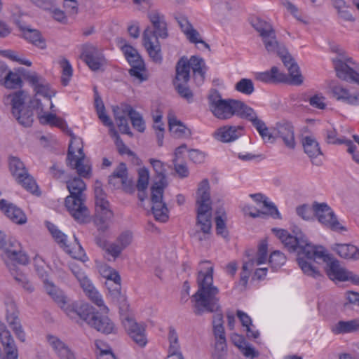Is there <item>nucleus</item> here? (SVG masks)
Instances as JSON below:
<instances>
[{
    "instance_id": "1",
    "label": "nucleus",
    "mask_w": 359,
    "mask_h": 359,
    "mask_svg": "<svg viewBox=\"0 0 359 359\" xmlns=\"http://www.w3.org/2000/svg\"><path fill=\"white\" fill-rule=\"evenodd\" d=\"M272 231L289 251H297V262L303 273L309 276L318 278L320 272L313 265V262L322 261L326 263L325 272L331 280L346 281L348 271L341 267L339 261L332 258L322 246L310 243L297 226L292 230L293 235L282 229H273Z\"/></svg>"
},
{
    "instance_id": "2",
    "label": "nucleus",
    "mask_w": 359,
    "mask_h": 359,
    "mask_svg": "<svg viewBox=\"0 0 359 359\" xmlns=\"http://www.w3.org/2000/svg\"><path fill=\"white\" fill-rule=\"evenodd\" d=\"M198 273V290L191 297L196 315L217 311L220 306L218 297L219 289L213 285V266L208 261L200 263Z\"/></svg>"
},
{
    "instance_id": "3",
    "label": "nucleus",
    "mask_w": 359,
    "mask_h": 359,
    "mask_svg": "<svg viewBox=\"0 0 359 359\" xmlns=\"http://www.w3.org/2000/svg\"><path fill=\"white\" fill-rule=\"evenodd\" d=\"M151 25L148 26L143 33V45L149 57L156 63H161L163 57L158 39H166L168 36V25L165 15L157 10L148 13Z\"/></svg>"
},
{
    "instance_id": "4",
    "label": "nucleus",
    "mask_w": 359,
    "mask_h": 359,
    "mask_svg": "<svg viewBox=\"0 0 359 359\" xmlns=\"http://www.w3.org/2000/svg\"><path fill=\"white\" fill-rule=\"evenodd\" d=\"M208 100L210 111L220 120L229 119L234 115L246 119L252 109L241 100L223 99L216 90L209 95Z\"/></svg>"
},
{
    "instance_id": "5",
    "label": "nucleus",
    "mask_w": 359,
    "mask_h": 359,
    "mask_svg": "<svg viewBox=\"0 0 359 359\" xmlns=\"http://www.w3.org/2000/svg\"><path fill=\"white\" fill-rule=\"evenodd\" d=\"M149 161L158 177L151 187L152 213L157 221L165 222L168 219V209L163 201V190L167 186L165 165L159 160L151 158Z\"/></svg>"
},
{
    "instance_id": "6",
    "label": "nucleus",
    "mask_w": 359,
    "mask_h": 359,
    "mask_svg": "<svg viewBox=\"0 0 359 359\" xmlns=\"http://www.w3.org/2000/svg\"><path fill=\"white\" fill-rule=\"evenodd\" d=\"M9 168L18 183L25 189L33 194L39 195L40 193L36 181L28 173L23 162L20 158L11 157L9 158Z\"/></svg>"
},
{
    "instance_id": "7",
    "label": "nucleus",
    "mask_w": 359,
    "mask_h": 359,
    "mask_svg": "<svg viewBox=\"0 0 359 359\" xmlns=\"http://www.w3.org/2000/svg\"><path fill=\"white\" fill-rule=\"evenodd\" d=\"M333 63L338 78L359 85L358 64L344 56L333 59Z\"/></svg>"
},
{
    "instance_id": "8",
    "label": "nucleus",
    "mask_w": 359,
    "mask_h": 359,
    "mask_svg": "<svg viewBox=\"0 0 359 359\" xmlns=\"http://www.w3.org/2000/svg\"><path fill=\"white\" fill-rule=\"evenodd\" d=\"M0 249L6 257L18 264L25 265L29 259L27 255L21 251L20 243L13 238H6L5 233L0 231Z\"/></svg>"
},
{
    "instance_id": "9",
    "label": "nucleus",
    "mask_w": 359,
    "mask_h": 359,
    "mask_svg": "<svg viewBox=\"0 0 359 359\" xmlns=\"http://www.w3.org/2000/svg\"><path fill=\"white\" fill-rule=\"evenodd\" d=\"M267 253L268 245L265 241H263L259 245L257 257H249L248 260L243 262L242 271L240 273V283L244 287L247 285L251 271L255 266L261 265L266 262Z\"/></svg>"
},
{
    "instance_id": "10",
    "label": "nucleus",
    "mask_w": 359,
    "mask_h": 359,
    "mask_svg": "<svg viewBox=\"0 0 359 359\" xmlns=\"http://www.w3.org/2000/svg\"><path fill=\"white\" fill-rule=\"evenodd\" d=\"M313 209L318 221L332 231H343L345 228L338 222L331 208L325 203H314Z\"/></svg>"
},
{
    "instance_id": "11",
    "label": "nucleus",
    "mask_w": 359,
    "mask_h": 359,
    "mask_svg": "<svg viewBox=\"0 0 359 359\" xmlns=\"http://www.w3.org/2000/svg\"><path fill=\"white\" fill-rule=\"evenodd\" d=\"M123 325L130 337L140 346H144L147 343L145 327L142 324L137 323L135 319L127 313H121Z\"/></svg>"
},
{
    "instance_id": "12",
    "label": "nucleus",
    "mask_w": 359,
    "mask_h": 359,
    "mask_svg": "<svg viewBox=\"0 0 359 359\" xmlns=\"http://www.w3.org/2000/svg\"><path fill=\"white\" fill-rule=\"evenodd\" d=\"M85 197L68 196L65 198V206L75 220L80 223L86 222L90 215L86 206Z\"/></svg>"
},
{
    "instance_id": "13",
    "label": "nucleus",
    "mask_w": 359,
    "mask_h": 359,
    "mask_svg": "<svg viewBox=\"0 0 359 359\" xmlns=\"http://www.w3.org/2000/svg\"><path fill=\"white\" fill-rule=\"evenodd\" d=\"M81 57L93 71L100 69L106 63L101 50L92 44H86L83 46Z\"/></svg>"
},
{
    "instance_id": "14",
    "label": "nucleus",
    "mask_w": 359,
    "mask_h": 359,
    "mask_svg": "<svg viewBox=\"0 0 359 359\" xmlns=\"http://www.w3.org/2000/svg\"><path fill=\"white\" fill-rule=\"evenodd\" d=\"M273 132L275 137L281 139L286 147L290 149L295 148L294 130L291 122L286 120L277 122Z\"/></svg>"
},
{
    "instance_id": "15",
    "label": "nucleus",
    "mask_w": 359,
    "mask_h": 359,
    "mask_svg": "<svg viewBox=\"0 0 359 359\" xmlns=\"http://www.w3.org/2000/svg\"><path fill=\"white\" fill-rule=\"evenodd\" d=\"M332 97L338 102L351 106H359V92L353 88L335 85L331 88Z\"/></svg>"
},
{
    "instance_id": "16",
    "label": "nucleus",
    "mask_w": 359,
    "mask_h": 359,
    "mask_svg": "<svg viewBox=\"0 0 359 359\" xmlns=\"http://www.w3.org/2000/svg\"><path fill=\"white\" fill-rule=\"evenodd\" d=\"M24 79L34 88L36 95H40L50 100L54 96L55 92L50 88L49 84L46 81L37 73L27 72L24 74Z\"/></svg>"
},
{
    "instance_id": "17",
    "label": "nucleus",
    "mask_w": 359,
    "mask_h": 359,
    "mask_svg": "<svg viewBox=\"0 0 359 359\" xmlns=\"http://www.w3.org/2000/svg\"><path fill=\"white\" fill-rule=\"evenodd\" d=\"M67 314L70 317L77 315L81 320L85 321L88 325L95 318L97 312L94 311V309L86 303H72L67 305L64 309Z\"/></svg>"
},
{
    "instance_id": "18",
    "label": "nucleus",
    "mask_w": 359,
    "mask_h": 359,
    "mask_svg": "<svg viewBox=\"0 0 359 359\" xmlns=\"http://www.w3.org/2000/svg\"><path fill=\"white\" fill-rule=\"evenodd\" d=\"M302 142L304 151L310 158L311 163L317 166L321 165L323 162L318 157L323 155V153L316 138L308 135L304 137Z\"/></svg>"
},
{
    "instance_id": "19",
    "label": "nucleus",
    "mask_w": 359,
    "mask_h": 359,
    "mask_svg": "<svg viewBox=\"0 0 359 359\" xmlns=\"http://www.w3.org/2000/svg\"><path fill=\"white\" fill-rule=\"evenodd\" d=\"M15 23L22 32L25 40L40 49L46 48V40L39 30L25 26L20 20H15Z\"/></svg>"
},
{
    "instance_id": "20",
    "label": "nucleus",
    "mask_w": 359,
    "mask_h": 359,
    "mask_svg": "<svg viewBox=\"0 0 359 359\" xmlns=\"http://www.w3.org/2000/svg\"><path fill=\"white\" fill-rule=\"evenodd\" d=\"M196 210L212 209L210 184L206 179L198 184L196 194Z\"/></svg>"
},
{
    "instance_id": "21",
    "label": "nucleus",
    "mask_w": 359,
    "mask_h": 359,
    "mask_svg": "<svg viewBox=\"0 0 359 359\" xmlns=\"http://www.w3.org/2000/svg\"><path fill=\"white\" fill-rule=\"evenodd\" d=\"M18 311L14 303L11 302L6 306V320L15 332L16 337L21 341H25V334L22 328L18 316Z\"/></svg>"
},
{
    "instance_id": "22",
    "label": "nucleus",
    "mask_w": 359,
    "mask_h": 359,
    "mask_svg": "<svg viewBox=\"0 0 359 359\" xmlns=\"http://www.w3.org/2000/svg\"><path fill=\"white\" fill-rule=\"evenodd\" d=\"M243 126H225L218 128L214 134L215 137L222 142H231L243 135Z\"/></svg>"
},
{
    "instance_id": "23",
    "label": "nucleus",
    "mask_w": 359,
    "mask_h": 359,
    "mask_svg": "<svg viewBox=\"0 0 359 359\" xmlns=\"http://www.w3.org/2000/svg\"><path fill=\"white\" fill-rule=\"evenodd\" d=\"M246 120L252 123V126L256 128L264 142L271 143L273 142L275 139L273 133H271L269 132V130L266 127L265 123L258 118L254 109H251V111L246 118Z\"/></svg>"
},
{
    "instance_id": "24",
    "label": "nucleus",
    "mask_w": 359,
    "mask_h": 359,
    "mask_svg": "<svg viewBox=\"0 0 359 359\" xmlns=\"http://www.w3.org/2000/svg\"><path fill=\"white\" fill-rule=\"evenodd\" d=\"M0 210L13 222L25 224L27 221L26 215L17 206L8 203L5 199L0 201Z\"/></svg>"
},
{
    "instance_id": "25",
    "label": "nucleus",
    "mask_w": 359,
    "mask_h": 359,
    "mask_svg": "<svg viewBox=\"0 0 359 359\" xmlns=\"http://www.w3.org/2000/svg\"><path fill=\"white\" fill-rule=\"evenodd\" d=\"M284 65L287 68L291 77L290 83L293 85L299 86L303 83L304 78L300 72L298 65L295 62L292 56L287 52L281 57Z\"/></svg>"
},
{
    "instance_id": "26",
    "label": "nucleus",
    "mask_w": 359,
    "mask_h": 359,
    "mask_svg": "<svg viewBox=\"0 0 359 359\" xmlns=\"http://www.w3.org/2000/svg\"><path fill=\"white\" fill-rule=\"evenodd\" d=\"M90 326L104 334L115 333L116 328L113 321L106 316L97 313Z\"/></svg>"
},
{
    "instance_id": "27",
    "label": "nucleus",
    "mask_w": 359,
    "mask_h": 359,
    "mask_svg": "<svg viewBox=\"0 0 359 359\" xmlns=\"http://www.w3.org/2000/svg\"><path fill=\"white\" fill-rule=\"evenodd\" d=\"M262 40L266 50L269 53H276L280 57H281L287 52L285 46L278 41L275 31L263 36V37H262Z\"/></svg>"
},
{
    "instance_id": "28",
    "label": "nucleus",
    "mask_w": 359,
    "mask_h": 359,
    "mask_svg": "<svg viewBox=\"0 0 359 359\" xmlns=\"http://www.w3.org/2000/svg\"><path fill=\"white\" fill-rule=\"evenodd\" d=\"M67 164L76 170L79 177L90 178L91 177V165L86 159V155L78 156L74 160H67Z\"/></svg>"
},
{
    "instance_id": "29",
    "label": "nucleus",
    "mask_w": 359,
    "mask_h": 359,
    "mask_svg": "<svg viewBox=\"0 0 359 359\" xmlns=\"http://www.w3.org/2000/svg\"><path fill=\"white\" fill-rule=\"evenodd\" d=\"M48 341L60 359H76L73 351L57 337L49 336Z\"/></svg>"
},
{
    "instance_id": "30",
    "label": "nucleus",
    "mask_w": 359,
    "mask_h": 359,
    "mask_svg": "<svg viewBox=\"0 0 359 359\" xmlns=\"http://www.w3.org/2000/svg\"><path fill=\"white\" fill-rule=\"evenodd\" d=\"M122 112L127 114L130 118L133 127L137 131L142 133L145 130V123L142 116L130 105L122 103Z\"/></svg>"
},
{
    "instance_id": "31",
    "label": "nucleus",
    "mask_w": 359,
    "mask_h": 359,
    "mask_svg": "<svg viewBox=\"0 0 359 359\" xmlns=\"http://www.w3.org/2000/svg\"><path fill=\"white\" fill-rule=\"evenodd\" d=\"M44 287L46 292L63 309L67 306V300L63 292L48 279H45Z\"/></svg>"
},
{
    "instance_id": "32",
    "label": "nucleus",
    "mask_w": 359,
    "mask_h": 359,
    "mask_svg": "<svg viewBox=\"0 0 359 359\" xmlns=\"http://www.w3.org/2000/svg\"><path fill=\"white\" fill-rule=\"evenodd\" d=\"M190 69H191L194 77L198 83L203 82L205 74V64L203 58L197 56H191L188 60Z\"/></svg>"
},
{
    "instance_id": "33",
    "label": "nucleus",
    "mask_w": 359,
    "mask_h": 359,
    "mask_svg": "<svg viewBox=\"0 0 359 359\" xmlns=\"http://www.w3.org/2000/svg\"><path fill=\"white\" fill-rule=\"evenodd\" d=\"M175 83H188L190 79V67L187 57H181L177 62Z\"/></svg>"
},
{
    "instance_id": "34",
    "label": "nucleus",
    "mask_w": 359,
    "mask_h": 359,
    "mask_svg": "<svg viewBox=\"0 0 359 359\" xmlns=\"http://www.w3.org/2000/svg\"><path fill=\"white\" fill-rule=\"evenodd\" d=\"M196 229L212 231V209L196 210Z\"/></svg>"
},
{
    "instance_id": "35",
    "label": "nucleus",
    "mask_w": 359,
    "mask_h": 359,
    "mask_svg": "<svg viewBox=\"0 0 359 359\" xmlns=\"http://www.w3.org/2000/svg\"><path fill=\"white\" fill-rule=\"evenodd\" d=\"M113 112L117 126L121 133L133 136L126 118L127 114L122 112V104H121L120 106L113 107Z\"/></svg>"
},
{
    "instance_id": "36",
    "label": "nucleus",
    "mask_w": 359,
    "mask_h": 359,
    "mask_svg": "<svg viewBox=\"0 0 359 359\" xmlns=\"http://www.w3.org/2000/svg\"><path fill=\"white\" fill-rule=\"evenodd\" d=\"M334 250L341 258L353 260L359 259V249L353 245L337 244Z\"/></svg>"
},
{
    "instance_id": "37",
    "label": "nucleus",
    "mask_w": 359,
    "mask_h": 359,
    "mask_svg": "<svg viewBox=\"0 0 359 359\" xmlns=\"http://www.w3.org/2000/svg\"><path fill=\"white\" fill-rule=\"evenodd\" d=\"M65 183L69 191V196L85 197L83 192L86 189V185L81 177H74L72 179L66 180Z\"/></svg>"
},
{
    "instance_id": "38",
    "label": "nucleus",
    "mask_w": 359,
    "mask_h": 359,
    "mask_svg": "<svg viewBox=\"0 0 359 359\" xmlns=\"http://www.w3.org/2000/svg\"><path fill=\"white\" fill-rule=\"evenodd\" d=\"M250 197L257 203H262L263 207L267 210L268 215L274 219H280V214L278 212L276 206L268 201V198L262 194H250Z\"/></svg>"
},
{
    "instance_id": "39",
    "label": "nucleus",
    "mask_w": 359,
    "mask_h": 359,
    "mask_svg": "<svg viewBox=\"0 0 359 359\" xmlns=\"http://www.w3.org/2000/svg\"><path fill=\"white\" fill-rule=\"evenodd\" d=\"M359 331V318L348 321L340 320L332 328L335 334L351 333Z\"/></svg>"
},
{
    "instance_id": "40",
    "label": "nucleus",
    "mask_w": 359,
    "mask_h": 359,
    "mask_svg": "<svg viewBox=\"0 0 359 359\" xmlns=\"http://www.w3.org/2000/svg\"><path fill=\"white\" fill-rule=\"evenodd\" d=\"M127 168L124 163H121L109 177V182H114V180H118L121 186L126 189L130 187L131 182L128 179Z\"/></svg>"
},
{
    "instance_id": "41",
    "label": "nucleus",
    "mask_w": 359,
    "mask_h": 359,
    "mask_svg": "<svg viewBox=\"0 0 359 359\" xmlns=\"http://www.w3.org/2000/svg\"><path fill=\"white\" fill-rule=\"evenodd\" d=\"M256 78L262 82L274 83L283 81L285 75L280 73L276 67H273L270 71L258 73Z\"/></svg>"
},
{
    "instance_id": "42",
    "label": "nucleus",
    "mask_w": 359,
    "mask_h": 359,
    "mask_svg": "<svg viewBox=\"0 0 359 359\" xmlns=\"http://www.w3.org/2000/svg\"><path fill=\"white\" fill-rule=\"evenodd\" d=\"M168 125L170 131L176 137H180L190 134L189 130L171 114L168 115Z\"/></svg>"
},
{
    "instance_id": "43",
    "label": "nucleus",
    "mask_w": 359,
    "mask_h": 359,
    "mask_svg": "<svg viewBox=\"0 0 359 359\" xmlns=\"http://www.w3.org/2000/svg\"><path fill=\"white\" fill-rule=\"evenodd\" d=\"M24 100V93L22 91H18L5 96L4 102L6 104H11L12 114H15L18 110L23 107Z\"/></svg>"
},
{
    "instance_id": "44",
    "label": "nucleus",
    "mask_w": 359,
    "mask_h": 359,
    "mask_svg": "<svg viewBox=\"0 0 359 359\" xmlns=\"http://www.w3.org/2000/svg\"><path fill=\"white\" fill-rule=\"evenodd\" d=\"M6 264L9 267L12 276L18 283V285H20L27 292H32L34 290V287L30 281L27 279V276L24 273L19 272L17 269H15L14 265L10 266L8 263H6Z\"/></svg>"
},
{
    "instance_id": "45",
    "label": "nucleus",
    "mask_w": 359,
    "mask_h": 359,
    "mask_svg": "<svg viewBox=\"0 0 359 359\" xmlns=\"http://www.w3.org/2000/svg\"><path fill=\"white\" fill-rule=\"evenodd\" d=\"M74 243L71 245L67 244L65 247L64 250L69 254L73 258L85 262L88 260V257L84 252V250L79 243L78 239L75 236H74Z\"/></svg>"
},
{
    "instance_id": "46",
    "label": "nucleus",
    "mask_w": 359,
    "mask_h": 359,
    "mask_svg": "<svg viewBox=\"0 0 359 359\" xmlns=\"http://www.w3.org/2000/svg\"><path fill=\"white\" fill-rule=\"evenodd\" d=\"M13 115L18 123L25 127L31 126L34 121L33 111L29 107H22Z\"/></svg>"
},
{
    "instance_id": "47",
    "label": "nucleus",
    "mask_w": 359,
    "mask_h": 359,
    "mask_svg": "<svg viewBox=\"0 0 359 359\" xmlns=\"http://www.w3.org/2000/svg\"><path fill=\"white\" fill-rule=\"evenodd\" d=\"M85 155L83 149V142L81 138L75 136L72 137L68 148L67 160H71L78 156Z\"/></svg>"
},
{
    "instance_id": "48",
    "label": "nucleus",
    "mask_w": 359,
    "mask_h": 359,
    "mask_svg": "<svg viewBox=\"0 0 359 359\" xmlns=\"http://www.w3.org/2000/svg\"><path fill=\"white\" fill-rule=\"evenodd\" d=\"M69 267L82 288L90 287L91 282L80 266L74 262H72L69 264Z\"/></svg>"
},
{
    "instance_id": "49",
    "label": "nucleus",
    "mask_w": 359,
    "mask_h": 359,
    "mask_svg": "<svg viewBox=\"0 0 359 359\" xmlns=\"http://www.w3.org/2000/svg\"><path fill=\"white\" fill-rule=\"evenodd\" d=\"M46 224L54 240L64 249L67 245V236L53 223L46 222Z\"/></svg>"
},
{
    "instance_id": "50",
    "label": "nucleus",
    "mask_w": 359,
    "mask_h": 359,
    "mask_svg": "<svg viewBox=\"0 0 359 359\" xmlns=\"http://www.w3.org/2000/svg\"><path fill=\"white\" fill-rule=\"evenodd\" d=\"M252 25L255 29V30L259 32L261 38L263 37V36H265L275 31L269 22L260 18H256L252 20Z\"/></svg>"
},
{
    "instance_id": "51",
    "label": "nucleus",
    "mask_w": 359,
    "mask_h": 359,
    "mask_svg": "<svg viewBox=\"0 0 359 359\" xmlns=\"http://www.w3.org/2000/svg\"><path fill=\"white\" fill-rule=\"evenodd\" d=\"M22 81L20 75L13 72H11L6 75L4 82L1 85L5 86L6 88L15 89L22 86Z\"/></svg>"
},
{
    "instance_id": "52",
    "label": "nucleus",
    "mask_w": 359,
    "mask_h": 359,
    "mask_svg": "<svg viewBox=\"0 0 359 359\" xmlns=\"http://www.w3.org/2000/svg\"><path fill=\"white\" fill-rule=\"evenodd\" d=\"M168 341L170 344L168 349L169 354L182 353L180 351V345L179 343L177 333L172 327L169 328Z\"/></svg>"
},
{
    "instance_id": "53",
    "label": "nucleus",
    "mask_w": 359,
    "mask_h": 359,
    "mask_svg": "<svg viewBox=\"0 0 359 359\" xmlns=\"http://www.w3.org/2000/svg\"><path fill=\"white\" fill-rule=\"evenodd\" d=\"M95 211L96 217L110 219L113 215L112 212L109 209V203L107 198L102 200V201H95Z\"/></svg>"
},
{
    "instance_id": "54",
    "label": "nucleus",
    "mask_w": 359,
    "mask_h": 359,
    "mask_svg": "<svg viewBox=\"0 0 359 359\" xmlns=\"http://www.w3.org/2000/svg\"><path fill=\"white\" fill-rule=\"evenodd\" d=\"M60 65L62 68L61 82L63 86H66L72 76L73 69L69 62L65 58L60 61Z\"/></svg>"
},
{
    "instance_id": "55",
    "label": "nucleus",
    "mask_w": 359,
    "mask_h": 359,
    "mask_svg": "<svg viewBox=\"0 0 359 359\" xmlns=\"http://www.w3.org/2000/svg\"><path fill=\"white\" fill-rule=\"evenodd\" d=\"M95 105L99 119L104 126H112V121L105 113V107L102 99L99 97L95 98Z\"/></svg>"
},
{
    "instance_id": "56",
    "label": "nucleus",
    "mask_w": 359,
    "mask_h": 359,
    "mask_svg": "<svg viewBox=\"0 0 359 359\" xmlns=\"http://www.w3.org/2000/svg\"><path fill=\"white\" fill-rule=\"evenodd\" d=\"M212 231L195 229L191 232V237L201 245H208Z\"/></svg>"
},
{
    "instance_id": "57",
    "label": "nucleus",
    "mask_w": 359,
    "mask_h": 359,
    "mask_svg": "<svg viewBox=\"0 0 359 359\" xmlns=\"http://www.w3.org/2000/svg\"><path fill=\"white\" fill-rule=\"evenodd\" d=\"M235 89L244 95H250L255 91L254 83L250 79H241L235 85Z\"/></svg>"
},
{
    "instance_id": "58",
    "label": "nucleus",
    "mask_w": 359,
    "mask_h": 359,
    "mask_svg": "<svg viewBox=\"0 0 359 359\" xmlns=\"http://www.w3.org/2000/svg\"><path fill=\"white\" fill-rule=\"evenodd\" d=\"M286 261V257L283 253L278 250L273 251L271 253L269 262L271 267L277 269L283 266Z\"/></svg>"
},
{
    "instance_id": "59",
    "label": "nucleus",
    "mask_w": 359,
    "mask_h": 359,
    "mask_svg": "<svg viewBox=\"0 0 359 359\" xmlns=\"http://www.w3.org/2000/svg\"><path fill=\"white\" fill-rule=\"evenodd\" d=\"M83 290L94 304L100 307L104 306V302L101 295L95 290L91 283H90L89 287H83Z\"/></svg>"
},
{
    "instance_id": "60",
    "label": "nucleus",
    "mask_w": 359,
    "mask_h": 359,
    "mask_svg": "<svg viewBox=\"0 0 359 359\" xmlns=\"http://www.w3.org/2000/svg\"><path fill=\"white\" fill-rule=\"evenodd\" d=\"M83 290L94 304L100 307L104 306V302L101 295L95 290L91 283H90L89 287H83Z\"/></svg>"
},
{
    "instance_id": "61",
    "label": "nucleus",
    "mask_w": 359,
    "mask_h": 359,
    "mask_svg": "<svg viewBox=\"0 0 359 359\" xmlns=\"http://www.w3.org/2000/svg\"><path fill=\"white\" fill-rule=\"evenodd\" d=\"M187 39L193 43H201L204 48L210 50V46L201 39L199 32L193 27L185 34Z\"/></svg>"
},
{
    "instance_id": "62",
    "label": "nucleus",
    "mask_w": 359,
    "mask_h": 359,
    "mask_svg": "<svg viewBox=\"0 0 359 359\" xmlns=\"http://www.w3.org/2000/svg\"><path fill=\"white\" fill-rule=\"evenodd\" d=\"M149 171L147 169L142 168L138 172V180L137 183V188L139 191H145L147 188L149 183Z\"/></svg>"
},
{
    "instance_id": "63",
    "label": "nucleus",
    "mask_w": 359,
    "mask_h": 359,
    "mask_svg": "<svg viewBox=\"0 0 359 359\" xmlns=\"http://www.w3.org/2000/svg\"><path fill=\"white\" fill-rule=\"evenodd\" d=\"M227 353L226 340H215L212 357H225Z\"/></svg>"
},
{
    "instance_id": "64",
    "label": "nucleus",
    "mask_w": 359,
    "mask_h": 359,
    "mask_svg": "<svg viewBox=\"0 0 359 359\" xmlns=\"http://www.w3.org/2000/svg\"><path fill=\"white\" fill-rule=\"evenodd\" d=\"M133 238V233L130 231H125L117 237L115 241L125 250L132 243Z\"/></svg>"
}]
</instances>
